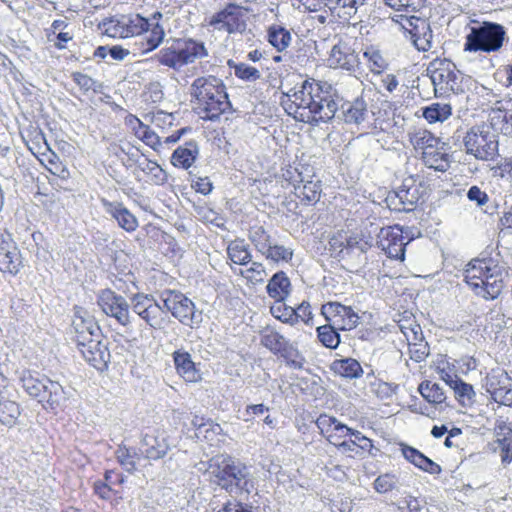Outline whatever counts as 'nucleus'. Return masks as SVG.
I'll list each match as a JSON object with an SVG mask.
<instances>
[{
	"mask_svg": "<svg viewBox=\"0 0 512 512\" xmlns=\"http://www.w3.org/2000/svg\"><path fill=\"white\" fill-rule=\"evenodd\" d=\"M369 115L367 103L363 98H356L353 102L341 105L338 116L347 124L359 125L367 120Z\"/></svg>",
	"mask_w": 512,
	"mask_h": 512,
	"instance_id": "b1692460",
	"label": "nucleus"
},
{
	"mask_svg": "<svg viewBox=\"0 0 512 512\" xmlns=\"http://www.w3.org/2000/svg\"><path fill=\"white\" fill-rule=\"evenodd\" d=\"M291 283L286 273L279 271L269 280L266 291L275 300H285L290 294Z\"/></svg>",
	"mask_w": 512,
	"mask_h": 512,
	"instance_id": "c85d7f7f",
	"label": "nucleus"
},
{
	"mask_svg": "<svg viewBox=\"0 0 512 512\" xmlns=\"http://www.w3.org/2000/svg\"><path fill=\"white\" fill-rule=\"evenodd\" d=\"M422 116L429 123L444 122L452 114V108L450 104L434 102L421 109Z\"/></svg>",
	"mask_w": 512,
	"mask_h": 512,
	"instance_id": "72a5a7b5",
	"label": "nucleus"
},
{
	"mask_svg": "<svg viewBox=\"0 0 512 512\" xmlns=\"http://www.w3.org/2000/svg\"><path fill=\"white\" fill-rule=\"evenodd\" d=\"M72 329L75 335H80L88 332H99L100 328L95 322L93 316L88 311L81 307H76L72 320Z\"/></svg>",
	"mask_w": 512,
	"mask_h": 512,
	"instance_id": "7c9ffc66",
	"label": "nucleus"
},
{
	"mask_svg": "<svg viewBox=\"0 0 512 512\" xmlns=\"http://www.w3.org/2000/svg\"><path fill=\"white\" fill-rule=\"evenodd\" d=\"M358 322V314L351 307L343 305L339 316H337L332 325L336 326L339 330L347 331L355 328Z\"/></svg>",
	"mask_w": 512,
	"mask_h": 512,
	"instance_id": "49530a36",
	"label": "nucleus"
},
{
	"mask_svg": "<svg viewBox=\"0 0 512 512\" xmlns=\"http://www.w3.org/2000/svg\"><path fill=\"white\" fill-rule=\"evenodd\" d=\"M20 381L25 392L45 409H55L67 400L62 385L46 376H34L30 372H24Z\"/></svg>",
	"mask_w": 512,
	"mask_h": 512,
	"instance_id": "423d86ee",
	"label": "nucleus"
},
{
	"mask_svg": "<svg viewBox=\"0 0 512 512\" xmlns=\"http://www.w3.org/2000/svg\"><path fill=\"white\" fill-rule=\"evenodd\" d=\"M447 384L454 390L455 397L461 404L465 405L466 403L471 404L474 402L475 392L472 385L464 382L457 376H449Z\"/></svg>",
	"mask_w": 512,
	"mask_h": 512,
	"instance_id": "f704fd0d",
	"label": "nucleus"
},
{
	"mask_svg": "<svg viewBox=\"0 0 512 512\" xmlns=\"http://www.w3.org/2000/svg\"><path fill=\"white\" fill-rule=\"evenodd\" d=\"M132 311L138 315L150 328L160 330L168 322V314L150 294L137 293L130 299Z\"/></svg>",
	"mask_w": 512,
	"mask_h": 512,
	"instance_id": "1a4fd4ad",
	"label": "nucleus"
},
{
	"mask_svg": "<svg viewBox=\"0 0 512 512\" xmlns=\"http://www.w3.org/2000/svg\"><path fill=\"white\" fill-rule=\"evenodd\" d=\"M161 17L162 14L160 12H155L149 19V28L143 31L144 39L147 43L146 51L156 49L164 40L165 32L158 22Z\"/></svg>",
	"mask_w": 512,
	"mask_h": 512,
	"instance_id": "c756f323",
	"label": "nucleus"
},
{
	"mask_svg": "<svg viewBox=\"0 0 512 512\" xmlns=\"http://www.w3.org/2000/svg\"><path fill=\"white\" fill-rule=\"evenodd\" d=\"M498 441L501 449V460L503 463L509 464L512 461V433L510 437H504Z\"/></svg>",
	"mask_w": 512,
	"mask_h": 512,
	"instance_id": "774afa93",
	"label": "nucleus"
},
{
	"mask_svg": "<svg viewBox=\"0 0 512 512\" xmlns=\"http://www.w3.org/2000/svg\"><path fill=\"white\" fill-rule=\"evenodd\" d=\"M403 240L402 229L389 226L380 229L377 245L389 258L403 260L406 245Z\"/></svg>",
	"mask_w": 512,
	"mask_h": 512,
	"instance_id": "a211bd4d",
	"label": "nucleus"
},
{
	"mask_svg": "<svg viewBox=\"0 0 512 512\" xmlns=\"http://www.w3.org/2000/svg\"><path fill=\"white\" fill-rule=\"evenodd\" d=\"M329 66L333 68H342L347 71H354L359 65V57L351 45L342 39H339L331 49Z\"/></svg>",
	"mask_w": 512,
	"mask_h": 512,
	"instance_id": "6ab92c4d",
	"label": "nucleus"
},
{
	"mask_svg": "<svg viewBox=\"0 0 512 512\" xmlns=\"http://www.w3.org/2000/svg\"><path fill=\"white\" fill-rule=\"evenodd\" d=\"M135 119L139 123L141 129V139L154 150H156L158 146H161L160 137L148 126L144 125L138 118Z\"/></svg>",
	"mask_w": 512,
	"mask_h": 512,
	"instance_id": "052dcab7",
	"label": "nucleus"
},
{
	"mask_svg": "<svg viewBox=\"0 0 512 512\" xmlns=\"http://www.w3.org/2000/svg\"><path fill=\"white\" fill-rule=\"evenodd\" d=\"M72 80L80 88L83 93L92 91L95 94L102 93L103 84L94 80L92 77L81 72H73L71 74Z\"/></svg>",
	"mask_w": 512,
	"mask_h": 512,
	"instance_id": "de8ad7c7",
	"label": "nucleus"
},
{
	"mask_svg": "<svg viewBox=\"0 0 512 512\" xmlns=\"http://www.w3.org/2000/svg\"><path fill=\"white\" fill-rule=\"evenodd\" d=\"M190 95L197 113L205 120L215 121L231 108L223 81L212 75L196 78Z\"/></svg>",
	"mask_w": 512,
	"mask_h": 512,
	"instance_id": "7ed1b4c3",
	"label": "nucleus"
},
{
	"mask_svg": "<svg viewBox=\"0 0 512 512\" xmlns=\"http://www.w3.org/2000/svg\"><path fill=\"white\" fill-rule=\"evenodd\" d=\"M172 356L177 373L186 382L195 383L201 380V373L192 361L190 353L177 350Z\"/></svg>",
	"mask_w": 512,
	"mask_h": 512,
	"instance_id": "393cba45",
	"label": "nucleus"
},
{
	"mask_svg": "<svg viewBox=\"0 0 512 512\" xmlns=\"http://www.w3.org/2000/svg\"><path fill=\"white\" fill-rule=\"evenodd\" d=\"M325 6L328 7L331 12L341 8L344 10V15L351 18L356 14L359 5L357 4V0H328V2H325Z\"/></svg>",
	"mask_w": 512,
	"mask_h": 512,
	"instance_id": "6e6d98bb",
	"label": "nucleus"
},
{
	"mask_svg": "<svg viewBox=\"0 0 512 512\" xmlns=\"http://www.w3.org/2000/svg\"><path fill=\"white\" fill-rule=\"evenodd\" d=\"M295 195L305 203L317 202L320 199L321 185L319 181H300L294 185Z\"/></svg>",
	"mask_w": 512,
	"mask_h": 512,
	"instance_id": "c9c22d12",
	"label": "nucleus"
},
{
	"mask_svg": "<svg viewBox=\"0 0 512 512\" xmlns=\"http://www.w3.org/2000/svg\"><path fill=\"white\" fill-rule=\"evenodd\" d=\"M336 326L326 324L317 327V337L323 346L335 349L340 343V335L337 332Z\"/></svg>",
	"mask_w": 512,
	"mask_h": 512,
	"instance_id": "c03bdc74",
	"label": "nucleus"
},
{
	"mask_svg": "<svg viewBox=\"0 0 512 512\" xmlns=\"http://www.w3.org/2000/svg\"><path fill=\"white\" fill-rule=\"evenodd\" d=\"M270 312L273 317L285 324L291 326L297 324V315L294 312V308L286 305L284 300H275V303L270 307Z\"/></svg>",
	"mask_w": 512,
	"mask_h": 512,
	"instance_id": "37998d69",
	"label": "nucleus"
},
{
	"mask_svg": "<svg viewBox=\"0 0 512 512\" xmlns=\"http://www.w3.org/2000/svg\"><path fill=\"white\" fill-rule=\"evenodd\" d=\"M238 274L252 284L263 283L267 277L265 267L259 262H252L251 267L245 270L240 269Z\"/></svg>",
	"mask_w": 512,
	"mask_h": 512,
	"instance_id": "864d4df0",
	"label": "nucleus"
},
{
	"mask_svg": "<svg viewBox=\"0 0 512 512\" xmlns=\"http://www.w3.org/2000/svg\"><path fill=\"white\" fill-rule=\"evenodd\" d=\"M104 211L115 219L118 225L127 232H133L138 227V220L121 202L101 200Z\"/></svg>",
	"mask_w": 512,
	"mask_h": 512,
	"instance_id": "412c9836",
	"label": "nucleus"
},
{
	"mask_svg": "<svg viewBox=\"0 0 512 512\" xmlns=\"http://www.w3.org/2000/svg\"><path fill=\"white\" fill-rule=\"evenodd\" d=\"M401 25L419 51H428L432 47V30L426 19L416 16L406 17Z\"/></svg>",
	"mask_w": 512,
	"mask_h": 512,
	"instance_id": "dca6fc26",
	"label": "nucleus"
},
{
	"mask_svg": "<svg viewBox=\"0 0 512 512\" xmlns=\"http://www.w3.org/2000/svg\"><path fill=\"white\" fill-rule=\"evenodd\" d=\"M282 105L297 121L318 125L331 121L338 111V103L331 86L315 80H304L284 93Z\"/></svg>",
	"mask_w": 512,
	"mask_h": 512,
	"instance_id": "f257e3e1",
	"label": "nucleus"
},
{
	"mask_svg": "<svg viewBox=\"0 0 512 512\" xmlns=\"http://www.w3.org/2000/svg\"><path fill=\"white\" fill-rule=\"evenodd\" d=\"M98 28L102 30L104 34L113 38H125L124 27L122 25V15L119 17H111L103 19L99 24Z\"/></svg>",
	"mask_w": 512,
	"mask_h": 512,
	"instance_id": "8fccbe9b",
	"label": "nucleus"
},
{
	"mask_svg": "<svg viewBox=\"0 0 512 512\" xmlns=\"http://www.w3.org/2000/svg\"><path fill=\"white\" fill-rule=\"evenodd\" d=\"M245 11V8L235 3H228L222 10L210 17L209 25L229 34L243 32L246 28Z\"/></svg>",
	"mask_w": 512,
	"mask_h": 512,
	"instance_id": "ddd939ff",
	"label": "nucleus"
},
{
	"mask_svg": "<svg viewBox=\"0 0 512 512\" xmlns=\"http://www.w3.org/2000/svg\"><path fill=\"white\" fill-rule=\"evenodd\" d=\"M249 239L258 252L262 255L268 251L270 245L274 242L270 234L263 227H256L250 231Z\"/></svg>",
	"mask_w": 512,
	"mask_h": 512,
	"instance_id": "3c124183",
	"label": "nucleus"
},
{
	"mask_svg": "<svg viewBox=\"0 0 512 512\" xmlns=\"http://www.w3.org/2000/svg\"><path fill=\"white\" fill-rule=\"evenodd\" d=\"M343 305L339 302H328L321 307V314L324 316L328 324H333L334 320L339 316Z\"/></svg>",
	"mask_w": 512,
	"mask_h": 512,
	"instance_id": "e2e57ef3",
	"label": "nucleus"
},
{
	"mask_svg": "<svg viewBox=\"0 0 512 512\" xmlns=\"http://www.w3.org/2000/svg\"><path fill=\"white\" fill-rule=\"evenodd\" d=\"M227 254L230 260L239 265H245L251 261V254L248 245L244 240H234L227 247Z\"/></svg>",
	"mask_w": 512,
	"mask_h": 512,
	"instance_id": "a19ab883",
	"label": "nucleus"
},
{
	"mask_svg": "<svg viewBox=\"0 0 512 512\" xmlns=\"http://www.w3.org/2000/svg\"><path fill=\"white\" fill-rule=\"evenodd\" d=\"M410 354L411 359L421 362L429 355V346L426 342L410 344Z\"/></svg>",
	"mask_w": 512,
	"mask_h": 512,
	"instance_id": "338daca9",
	"label": "nucleus"
},
{
	"mask_svg": "<svg viewBox=\"0 0 512 512\" xmlns=\"http://www.w3.org/2000/svg\"><path fill=\"white\" fill-rule=\"evenodd\" d=\"M332 369L336 374L349 379L359 378L363 373L360 363L353 358L335 360Z\"/></svg>",
	"mask_w": 512,
	"mask_h": 512,
	"instance_id": "473e14b6",
	"label": "nucleus"
},
{
	"mask_svg": "<svg viewBox=\"0 0 512 512\" xmlns=\"http://www.w3.org/2000/svg\"><path fill=\"white\" fill-rule=\"evenodd\" d=\"M22 267L20 250L12 240L0 242V271L16 275Z\"/></svg>",
	"mask_w": 512,
	"mask_h": 512,
	"instance_id": "aec40b11",
	"label": "nucleus"
},
{
	"mask_svg": "<svg viewBox=\"0 0 512 512\" xmlns=\"http://www.w3.org/2000/svg\"><path fill=\"white\" fill-rule=\"evenodd\" d=\"M81 354L90 365L99 371L106 369L110 362L108 347L100 339L96 342L89 343L88 346H84V350Z\"/></svg>",
	"mask_w": 512,
	"mask_h": 512,
	"instance_id": "5701e85b",
	"label": "nucleus"
},
{
	"mask_svg": "<svg viewBox=\"0 0 512 512\" xmlns=\"http://www.w3.org/2000/svg\"><path fill=\"white\" fill-rule=\"evenodd\" d=\"M140 450L145 459L156 461L168 453L169 444L163 435L146 433L141 439Z\"/></svg>",
	"mask_w": 512,
	"mask_h": 512,
	"instance_id": "4be33fe9",
	"label": "nucleus"
},
{
	"mask_svg": "<svg viewBox=\"0 0 512 512\" xmlns=\"http://www.w3.org/2000/svg\"><path fill=\"white\" fill-rule=\"evenodd\" d=\"M209 481L224 490L232 499L248 500L256 492V479L250 468L229 455L211 458L206 467Z\"/></svg>",
	"mask_w": 512,
	"mask_h": 512,
	"instance_id": "f03ea898",
	"label": "nucleus"
},
{
	"mask_svg": "<svg viewBox=\"0 0 512 512\" xmlns=\"http://www.w3.org/2000/svg\"><path fill=\"white\" fill-rule=\"evenodd\" d=\"M98 305L107 316L115 318L119 324L126 326L131 322V302L128 303L122 295L110 289L102 290L98 296Z\"/></svg>",
	"mask_w": 512,
	"mask_h": 512,
	"instance_id": "4468645a",
	"label": "nucleus"
},
{
	"mask_svg": "<svg viewBox=\"0 0 512 512\" xmlns=\"http://www.w3.org/2000/svg\"><path fill=\"white\" fill-rule=\"evenodd\" d=\"M122 25L124 27V37L128 38L134 35H141L143 31L149 28V19L140 15H122Z\"/></svg>",
	"mask_w": 512,
	"mask_h": 512,
	"instance_id": "e433bc0d",
	"label": "nucleus"
},
{
	"mask_svg": "<svg viewBox=\"0 0 512 512\" xmlns=\"http://www.w3.org/2000/svg\"><path fill=\"white\" fill-rule=\"evenodd\" d=\"M344 430H346L347 435H350L351 437H353V439H351V440L353 441L354 446H356L364 451H368L370 454L374 455L371 451L373 448V443H372L371 439H369L368 437L363 435L360 431L352 429V428L348 427L347 425H346V428H344Z\"/></svg>",
	"mask_w": 512,
	"mask_h": 512,
	"instance_id": "4d7b16f0",
	"label": "nucleus"
},
{
	"mask_svg": "<svg viewBox=\"0 0 512 512\" xmlns=\"http://www.w3.org/2000/svg\"><path fill=\"white\" fill-rule=\"evenodd\" d=\"M423 191L421 183L417 182L413 176H409L402 181L397 190L388 193L385 202L390 210L409 212L422 198Z\"/></svg>",
	"mask_w": 512,
	"mask_h": 512,
	"instance_id": "9d476101",
	"label": "nucleus"
},
{
	"mask_svg": "<svg viewBox=\"0 0 512 512\" xmlns=\"http://www.w3.org/2000/svg\"><path fill=\"white\" fill-rule=\"evenodd\" d=\"M166 312H170L181 324L192 329L198 328L202 321V311L185 294L176 290H164L160 296Z\"/></svg>",
	"mask_w": 512,
	"mask_h": 512,
	"instance_id": "0eeeda50",
	"label": "nucleus"
},
{
	"mask_svg": "<svg viewBox=\"0 0 512 512\" xmlns=\"http://www.w3.org/2000/svg\"><path fill=\"white\" fill-rule=\"evenodd\" d=\"M422 397L431 404H441L445 401L446 395L443 388L431 381H423L418 388Z\"/></svg>",
	"mask_w": 512,
	"mask_h": 512,
	"instance_id": "ea45409f",
	"label": "nucleus"
},
{
	"mask_svg": "<svg viewBox=\"0 0 512 512\" xmlns=\"http://www.w3.org/2000/svg\"><path fill=\"white\" fill-rule=\"evenodd\" d=\"M115 456L118 463L128 473H134L137 470L136 462L140 460L141 454L137 453L135 449L120 445L115 451Z\"/></svg>",
	"mask_w": 512,
	"mask_h": 512,
	"instance_id": "58836bf2",
	"label": "nucleus"
},
{
	"mask_svg": "<svg viewBox=\"0 0 512 512\" xmlns=\"http://www.w3.org/2000/svg\"><path fill=\"white\" fill-rule=\"evenodd\" d=\"M294 312L297 315V323L301 320L306 325L313 326V318L314 315L311 311V305L307 301H303L296 308H294Z\"/></svg>",
	"mask_w": 512,
	"mask_h": 512,
	"instance_id": "680f3d73",
	"label": "nucleus"
},
{
	"mask_svg": "<svg viewBox=\"0 0 512 512\" xmlns=\"http://www.w3.org/2000/svg\"><path fill=\"white\" fill-rule=\"evenodd\" d=\"M507 277L508 272L505 268L492 262L489 272L485 273L483 280L479 281L480 285L476 295L486 300L496 299L505 287Z\"/></svg>",
	"mask_w": 512,
	"mask_h": 512,
	"instance_id": "2eb2a0df",
	"label": "nucleus"
},
{
	"mask_svg": "<svg viewBox=\"0 0 512 512\" xmlns=\"http://www.w3.org/2000/svg\"><path fill=\"white\" fill-rule=\"evenodd\" d=\"M364 58L367 60L372 72L380 73L385 66V60L377 50H366L363 53Z\"/></svg>",
	"mask_w": 512,
	"mask_h": 512,
	"instance_id": "13d9d810",
	"label": "nucleus"
},
{
	"mask_svg": "<svg viewBox=\"0 0 512 512\" xmlns=\"http://www.w3.org/2000/svg\"><path fill=\"white\" fill-rule=\"evenodd\" d=\"M467 198L475 202L477 206L482 207L489 201V196L485 191H482L478 186H471L467 191Z\"/></svg>",
	"mask_w": 512,
	"mask_h": 512,
	"instance_id": "0e129e2a",
	"label": "nucleus"
},
{
	"mask_svg": "<svg viewBox=\"0 0 512 512\" xmlns=\"http://www.w3.org/2000/svg\"><path fill=\"white\" fill-rule=\"evenodd\" d=\"M20 415V407L15 401L6 399L0 394V422L12 426Z\"/></svg>",
	"mask_w": 512,
	"mask_h": 512,
	"instance_id": "79ce46f5",
	"label": "nucleus"
},
{
	"mask_svg": "<svg viewBox=\"0 0 512 512\" xmlns=\"http://www.w3.org/2000/svg\"><path fill=\"white\" fill-rule=\"evenodd\" d=\"M422 160L426 166L436 171L444 172L449 168V155L438 146L422 152Z\"/></svg>",
	"mask_w": 512,
	"mask_h": 512,
	"instance_id": "2f4dec72",
	"label": "nucleus"
},
{
	"mask_svg": "<svg viewBox=\"0 0 512 512\" xmlns=\"http://www.w3.org/2000/svg\"><path fill=\"white\" fill-rule=\"evenodd\" d=\"M199 147L195 141H188L179 146L171 156V163L175 167L189 169L197 159Z\"/></svg>",
	"mask_w": 512,
	"mask_h": 512,
	"instance_id": "bb28decb",
	"label": "nucleus"
},
{
	"mask_svg": "<svg viewBox=\"0 0 512 512\" xmlns=\"http://www.w3.org/2000/svg\"><path fill=\"white\" fill-rule=\"evenodd\" d=\"M410 142L416 150L421 149L422 152H426L427 149L438 146L440 140L428 130L418 129L410 133Z\"/></svg>",
	"mask_w": 512,
	"mask_h": 512,
	"instance_id": "4c0bfd02",
	"label": "nucleus"
},
{
	"mask_svg": "<svg viewBox=\"0 0 512 512\" xmlns=\"http://www.w3.org/2000/svg\"><path fill=\"white\" fill-rule=\"evenodd\" d=\"M491 264V259H474L468 263L465 270V281L475 293L479 289V281L483 280L485 273L489 272Z\"/></svg>",
	"mask_w": 512,
	"mask_h": 512,
	"instance_id": "cd10ccee",
	"label": "nucleus"
},
{
	"mask_svg": "<svg viewBox=\"0 0 512 512\" xmlns=\"http://www.w3.org/2000/svg\"><path fill=\"white\" fill-rule=\"evenodd\" d=\"M402 454L406 460L414 464L419 469L430 474H440L442 469L440 465L425 456L419 450L408 445H402Z\"/></svg>",
	"mask_w": 512,
	"mask_h": 512,
	"instance_id": "a878e982",
	"label": "nucleus"
},
{
	"mask_svg": "<svg viewBox=\"0 0 512 512\" xmlns=\"http://www.w3.org/2000/svg\"><path fill=\"white\" fill-rule=\"evenodd\" d=\"M465 151L477 160L492 161L498 156V136L488 126H474L463 138Z\"/></svg>",
	"mask_w": 512,
	"mask_h": 512,
	"instance_id": "6e6552de",
	"label": "nucleus"
},
{
	"mask_svg": "<svg viewBox=\"0 0 512 512\" xmlns=\"http://www.w3.org/2000/svg\"><path fill=\"white\" fill-rule=\"evenodd\" d=\"M261 344L275 355H280L294 369H302L304 358L298 349L282 334L272 328H265L261 333Z\"/></svg>",
	"mask_w": 512,
	"mask_h": 512,
	"instance_id": "9b49d317",
	"label": "nucleus"
},
{
	"mask_svg": "<svg viewBox=\"0 0 512 512\" xmlns=\"http://www.w3.org/2000/svg\"><path fill=\"white\" fill-rule=\"evenodd\" d=\"M317 427L322 433L328 432L334 426L335 430H344L346 425L338 421L335 417L326 414H321L316 420Z\"/></svg>",
	"mask_w": 512,
	"mask_h": 512,
	"instance_id": "bf43d9fd",
	"label": "nucleus"
},
{
	"mask_svg": "<svg viewBox=\"0 0 512 512\" xmlns=\"http://www.w3.org/2000/svg\"><path fill=\"white\" fill-rule=\"evenodd\" d=\"M485 387L495 402L512 406V379L505 371L489 374L485 379Z\"/></svg>",
	"mask_w": 512,
	"mask_h": 512,
	"instance_id": "f3484780",
	"label": "nucleus"
},
{
	"mask_svg": "<svg viewBox=\"0 0 512 512\" xmlns=\"http://www.w3.org/2000/svg\"><path fill=\"white\" fill-rule=\"evenodd\" d=\"M400 484L399 477L392 473H385L379 475L373 483L374 489L381 494H385L394 489H398Z\"/></svg>",
	"mask_w": 512,
	"mask_h": 512,
	"instance_id": "603ef678",
	"label": "nucleus"
},
{
	"mask_svg": "<svg viewBox=\"0 0 512 512\" xmlns=\"http://www.w3.org/2000/svg\"><path fill=\"white\" fill-rule=\"evenodd\" d=\"M509 42L507 29L492 21H472L465 35L463 50L470 53H499Z\"/></svg>",
	"mask_w": 512,
	"mask_h": 512,
	"instance_id": "20e7f679",
	"label": "nucleus"
},
{
	"mask_svg": "<svg viewBox=\"0 0 512 512\" xmlns=\"http://www.w3.org/2000/svg\"><path fill=\"white\" fill-rule=\"evenodd\" d=\"M268 40L278 51H283L291 42V34L281 26H272L268 31Z\"/></svg>",
	"mask_w": 512,
	"mask_h": 512,
	"instance_id": "a18cd8bd",
	"label": "nucleus"
},
{
	"mask_svg": "<svg viewBox=\"0 0 512 512\" xmlns=\"http://www.w3.org/2000/svg\"><path fill=\"white\" fill-rule=\"evenodd\" d=\"M207 56L208 51L204 42L192 38H175L166 42V45L155 54V59L159 64L178 72L184 66Z\"/></svg>",
	"mask_w": 512,
	"mask_h": 512,
	"instance_id": "39448f33",
	"label": "nucleus"
},
{
	"mask_svg": "<svg viewBox=\"0 0 512 512\" xmlns=\"http://www.w3.org/2000/svg\"><path fill=\"white\" fill-rule=\"evenodd\" d=\"M430 79L434 86L435 95L441 97L461 90L455 65L450 61H442L438 67L430 70Z\"/></svg>",
	"mask_w": 512,
	"mask_h": 512,
	"instance_id": "f8f14e48",
	"label": "nucleus"
},
{
	"mask_svg": "<svg viewBox=\"0 0 512 512\" xmlns=\"http://www.w3.org/2000/svg\"><path fill=\"white\" fill-rule=\"evenodd\" d=\"M189 175L193 177L192 179V187L199 193L203 195H207L212 191L213 185L210 180L205 177H196L192 172H189Z\"/></svg>",
	"mask_w": 512,
	"mask_h": 512,
	"instance_id": "69168bd1",
	"label": "nucleus"
},
{
	"mask_svg": "<svg viewBox=\"0 0 512 512\" xmlns=\"http://www.w3.org/2000/svg\"><path fill=\"white\" fill-rule=\"evenodd\" d=\"M263 255L274 262L285 261L288 262L293 257V250L287 248L283 245H278L273 242L268 248V251H265Z\"/></svg>",
	"mask_w": 512,
	"mask_h": 512,
	"instance_id": "5fc2aeb1",
	"label": "nucleus"
},
{
	"mask_svg": "<svg viewBox=\"0 0 512 512\" xmlns=\"http://www.w3.org/2000/svg\"><path fill=\"white\" fill-rule=\"evenodd\" d=\"M228 66L234 70V74L241 80L254 82L261 78V72L246 63H236L233 60H228Z\"/></svg>",
	"mask_w": 512,
	"mask_h": 512,
	"instance_id": "09e8293b",
	"label": "nucleus"
}]
</instances>
